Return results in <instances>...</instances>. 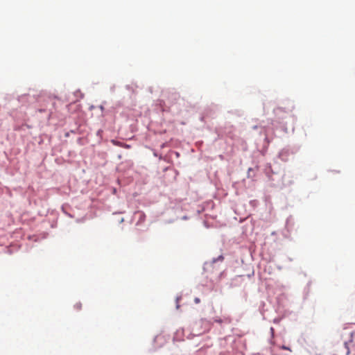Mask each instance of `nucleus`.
<instances>
[{
  "mask_svg": "<svg viewBox=\"0 0 355 355\" xmlns=\"http://www.w3.org/2000/svg\"><path fill=\"white\" fill-rule=\"evenodd\" d=\"M223 260V257L222 255H220L217 259H213V263H215L216 261H222Z\"/></svg>",
  "mask_w": 355,
  "mask_h": 355,
  "instance_id": "1",
  "label": "nucleus"
},
{
  "mask_svg": "<svg viewBox=\"0 0 355 355\" xmlns=\"http://www.w3.org/2000/svg\"><path fill=\"white\" fill-rule=\"evenodd\" d=\"M345 346L347 349V354L348 355L349 354V349L347 342L345 343Z\"/></svg>",
  "mask_w": 355,
  "mask_h": 355,
  "instance_id": "2",
  "label": "nucleus"
},
{
  "mask_svg": "<svg viewBox=\"0 0 355 355\" xmlns=\"http://www.w3.org/2000/svg\"><path fill=\"white\" fill-rule=\"evenodd\" d=\"M75 306H76V308L78 310H80V309H81L82 305H81V304L78 303V304H76L75 305Z\"/></svg>",
  "mask_w": 355,
  "mask_h": 355,
  "instance_id": "3",
  "label": "nucleus"
},
{
  "mask_svg": "<svg viewBox=\"0 0 355 355\" xmlns=\"http://www.w3.org/2000/svg\"><path fill=\"white\" fill-rule=\"evenodd\" d=\"M282 348L283 349H286V350H289V351H291V349H290V348H289V347H286V346H284H284H282Z\"/></svg>",
  "mask_w": 355,
  "mask_h": 355,
  "instance_id": "4",
  "label": "nucleus"
},
{
  "mask_svg": "<svg viewBox=\"0 0 355 355\" xmlns=\"http://www.w3.org/2000/svg\"><path fill=\"white\" fill-rule=\"evenodd\" d=\"M120 146H122L124 148H129V145H127V144H121Z\"/></svg>",
  "mask_w": 355,
  "mask_h": 355,
  "instance_id": "5",
  "label": "nucleus"
},
{
  "mask_svg": "<svg viewBox=\"0 0 355 355\" xmlns=\"http://www.w3.org/2000/svg\"><path fill=\"white\" fill-rule=\"evenodd\" d=\"M194 301H195V302H196V303H197V304H198V303H199V302H200V299H199V298L196 297V298H195Z\"/></svg>",
  "mask_w": 355,
  "mask_h": 355,
  "instance_id": "6",
  "label": "nucleus"
}]
</instances>
